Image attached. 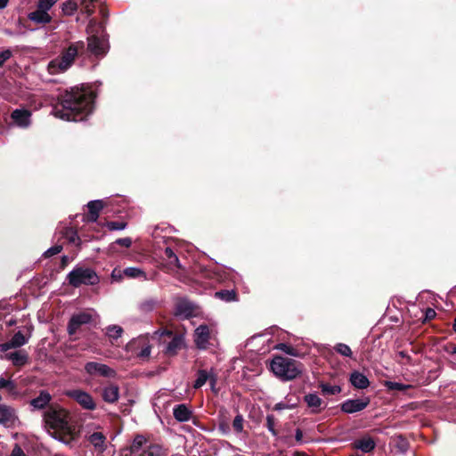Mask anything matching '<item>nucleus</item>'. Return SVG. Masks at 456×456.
I'll list each match as a JSON object with an SVG mask.
<instances>
[{
  "instance_id": "obj_29",
  "label": "nucleus",
  "mask_w": 456,
  "mask_h": 456,
  "mask_svg": "<svg viewBox=\"0 0 456 456\" xmlns=\"http://www.w3.org/2000/svg\"><path fill=\"white\" fill-rule=\"evenodd\" d=\"M123 273L129 278H142V280H147L146 273L139 267H126L124 269Z\"/></svg>"
},
{
  "instance_id": "obj_22",
  "label": "nucleus",
  "mask_w": 456,
  "mask_h": 456,
  "mask_svg": "<svg viewBox=\"0 0 456 456\" xmlns=\"http://www.w3.org/2000/svg\"><path fill=\"white\" fill-rule=\"evenodd\" d=\"M304 401L307 406L311 409L312 413H319L322 409V400L315 393H310L304 396Z\"/></svg>"
},
{
  "instance_id": "obj_33",
  "label": "nucleus",
  "mask_w": 456,
  "mask_h": 456,
  "mask_svg": "<svg viewBox=\"0 0 456 456\" xmlns=\"http://www.w3.org/2000/svg\"><path fill=\"white\" fill-rule=\"evenodd\" d=\"M216 297L225 302H233L237 300V295L233 289L217 291L216 292Z\"/></svg>"
},
{
  "instance_id": "obj_14",
  "label": "nucleus",
  "mask_w": 456,
  "mask_h": 456,
  "mask_svg": "<svg viewBox=\"0 0 456 456\" xmlns=\"http://www.w3.org/2000/svg\"><path fill=\"white\" fill-rule=\"evenodd\" d=\"M370 404V398L347 399L341 404V411L352 414L364 410Z\"/></svg>"
},
{
  "instance_id": "obj_45",
  "label": "nucleus",
  "mask_w": 456,
  "mask_h": 456,
  "mask_svg": "<svg viewBox=\"0 0 456 456\" xmlns=\"http://www.w3.org/2000/svg\"><path fill=\"white\" fill-rule=\"evenodd\" d=\"M107 228L110 231H122L126 227V224L125 222H108L106 224Z\"/></svg>"
},
{
  "instance_id": "obj_13",
  "label": "nucleus",
  "mask_w": 456,
  "mask_h": 456,
  "mask_svg": "<svg viewBox=\"0 0 456 456\" xmlns=\"http://www.w3.org/2000/svg\"><path fill=\"white\" fill-rule=\"evenodd\" d=\"M10 126L26 129L31 125V112L26 109H15L11 113Z\"/></svg>"
},
{
  "instance_id": "obj_17",
  "label": "nucleus",
  "mask_w": 456,
  "mask_h": 456,
  "mask_svg": "<svg viewBox=\"0 0 456 456\" xmlns=\"http://www.w3.org/2000/svg\"><path fill=\"white\" fill-rule=\"evenodd\" d=\"M173 415L178 422H187L192 417V410L185 403L176 404L173 408Z\"/></svg>"
},
{
  "instance_id": "obj_42",
  "label": "nucleus",
  "mask_w": 456,
  "mask_h": 456,
  "mask_svg": "<svg viewBox=\"0 0 456 456\" xmlns=\"http://www.w3.org/2000/svg\"><path fill=\"white\" fill-rule=\"evenodd\" d=\"M16 388L15 383L11 379H5L0 377V389H5L9 393H12Z\"/></svg>"
},
{
  "instance_id": "obj_34",
  "label": "nucleus",
  "mask_w": 456,
  "mask_h": 456,
  "mask_svg": "<svg viewBox=\"0 0 456 456\" xmlns=\"http://www.w3.org/2000/svg\"><path fill=\"white\" fill-rule=\"evenodd\" d=\"M165 256L168 259V264L170 265H175L179 269L182 268V265H181V263L179 261L177 255L174 252V250L171 248H169V247L166 248Z\"/></svg>"
},
{
  "instance_id": "obj_3",
  "label": "nucleus",
  "mask_w": 456,
  "mask_h": 456,
  "mask_svg": "<svg viewBox=\"0 0 456 456\" xmlns=\"http://www.w3.org/2000/svg\"><path fill=\"white\" fill-rule=\"evenodd\" d=\"M301 364L290 358L274 356L270 363L273 373L282 381H289L297 378L302 370Z\"/></svg>"
},
{
  "instance_id": "obj_41",
  "label": "nucleus",
  "mask_w": 456,
  "mask_h": 456,
  "mask_svg": "<svg viewBox=\"0 0 456 456\" xmlns=\"http://www.w3.org/2000/svg\"><path fill=\"white\" fill-rule=\"evenodd\" d=\"M385 386L389 390H397V391H405L410 387L409 385H405L403 383L395 382V381H386Z\"/></svg>"
},
{
  "instance_id": "obj_15",
  "label": "nucleus",
  "mask_w": 456,
  "mask_h": 456,
  "mask_svg": "<svg viewBox=\"0 0 456 456\" xmlns=\"http://www.w3.org/2000/svg\"><path fill=\"white\" fill-rule=\"evenodd\" d=\"M193 338L197 348L207 349L210 338L209 327L206 324L200 325L194 331Z\"/></svg>"
},
{
  "instance_id": "obj_50",
  "label": "nucleus",
  "mask_w": 456,
  "mask_h": 456,
  "mask_svg": "<svg viewBox=\"0 0 456 456\" xmlns=\"http://www.w3.org/2000/svg\"><path fill=\"white\" fill-rule=\"evenodd\" d=\"M208 381H209L211 390L216 394L217 389L216 388V385L217 382V376L213 369L210 370V377Z\"/></svg>"
},
{
  "instance_id": "obj_26",
  "label": "nucleus",
  "mask_w": 456,
  "mask_h": 456,
  "mask_svg": "<svg viewBox=\"0 0 456 456\" xmlns=\"http://www.w3.org/2000/svg\"><path fill=\"white\" fill-rule=\"evenodd\" d=\"M104 203L102 200H91L87 203L89 216L88 220L96 222L99 218V213L103 208Z\"/></svg>"
},
{
  "instance_id": "obj_1",
  "label": "nucleus",
  "mask_w": 456,
  "mask_h": 456,
  "mask_svg": "<svg viewBox=\"0 0 456 456\" xmlns=\"http://www.w3.org/2000/svg\"><path fill=\"white\" fill-rule=\"evenodd\" d=\"M95 95L84 87H72L61 95L60 104L53 109V114L66 121H83L94 110Z\"/></svg>"
},
{
  "instance_id": "obj_18",
  "label": "nucleus",
  "mask_w": 456,
  "mask_h": 456,
  "mask_svg": "<svg viewBox=\"0 0 456 456\" xmlns=\"http://www.w3.org/2000/svg\"><path fill=\"white\" fill-rule=\"evenodd\" d=\"M52 400V395L47 390H41L39 395L30 401V406L33 410L45 409Z\"/></svg>"
},
{
  "instance_id": "obj_46",
  "label": "nucleus",
  "mask_w": 456,
  "mask_h": 456,
  "mask_svg": "<svg viewBox=\"0 0 456 456\" xmlns=\"http://www.w3.org/2000/svg\"><path fill=\"white\" fill-rule=\"evenodd\" d=\"M232 427L238 433H240L243 430V417L241 415L239 414L235 416L232 422Z\"/></svg>"
},
{
  "instance_id": "obj_44",
  "label": "nucleus",
  "mask_w": 456,
  "mask_h": 456,
  "mask_svg": "<svg viewBox=\"0 0 456 456\" xmlns=\"http://www.w3.org/2000/svg\"><path fill=\"white\" fill-rule=\"evenodd\" d=\"M275 418L273 415H267L266 416V428L268 431L276 437L278 436V432L275 429Z\"/></svg>"
},
{
  "instance_id": "obj_12",
  "label": "nucleus",
  "mask_w": 456,
  "mask_h": 456,
  "mask_svg": "<svg viewBox=\"0 0 456 456\" xmlns=\"http://www.w3.org/2000/svg\"><path fill=\"white\" fill-rule=\"evenodd\" d=\"M197 305L187 298H180L177 300L174 314L181 319H189L195 315Z\"/></svg>"
},
{
  "instance_id": "obj_40",
  "label": "nucleus",
  "mask_w": 456,
  "mask_h": 456,
  "mask_svg": "<svg viewBox=\"0 0 456 456\" xmlns=\"http://www.w3.org/2000/svg\"><path fill=\"white\" fill-rule=\"evenodd\" d=\"M58 0H38L37 8L44 12H48Z\"/></svg>"
},
{
  "instance_id": "obj_16",
  "label": "nucleus",
  "mask_w": 456,
  "mask_h": 456,
  "mask_svg": "<svg viewBox=\"0 0 456 456\" xmlns=\"http://www.w3.org/2000/svg\"><path fill=\"white\" fill-rule=\"evenodd\" d=\"M3 359L12 362L14 366H24L28 361V354L25 350L4 352Z\"/></svg>"
},
{
  "instance_id": "obj_59",
  "label": "nucleus",
  "mask_w": 456,
  "mask_h": 456,
  "mask_svg": "<svg viewBox=\"0 0 456 456\" xmlns=\"http://www.w3.org/2000/svg\"><path fill=\"white\" fill-rule=\"evenodd\" d=\"M6 323H7L8 326H12V325H14L16 323V321L13 318H11L10 320H8L6 322Z\"/></svg>"
},
{
  "instance_id": "obj_63",
  "label": "nucleus",
  "mask_w": 456,
  "mask_h": 456,
  "mask_svg": "<svg viewBox=\"0 0 456 456\" xmlns=\"http://www.w3.org/2000/svg\"><path fill=\"white\" fill-rule=\"evenodd\" d=\"M453 330L456 332V317L452 325Z\"/></svg>"
},
{
  "instance_id": "obj_61",
  "label": "nucleus",
  "mask_w": 456,
  "mask_h": 456,
  "mask_svg": "<svg viewBox=\"0 0 456 456\" xmlns=\"http://www.w3.org/2000/svg\"><path fill=\"white\" fill-rule=\"evenodd\" d=\"M61 261H62V263H63V264H65L66 262H68V261H69V257H68L67 256H63L61 257Z\"/></svg>"
},
{
  "instance_id": "obj_5",
  "label": "nucleus",
  "mask_w": 456,
  "mask_h": 456,
  "mask_svg": "<svg viewBox=\"0 0 456 456\" xmlns=\"http://www.w3.org/2000/svg\"><path fill=\"white\" fill-rule=\"evenodd\" d=\"M67 281L72 287L78 288L81 285H95L100 279L92 268L77 265L68 273Z\"/></svg>"
},
{
  "instance_id": "obj_19",
  "label": "nucleus",
  "mask_w": 456,
  "mask_h": 456,
  "mask_svg": "<svg viewBox=\"0 0 456 456\" xmlns=\"http://www.w3.org/2000/svg\"><path fill=\"white\" fill-rule=\"evenodd\" d=\"M15 419L14 410L5 404H0V425L9 427L14 423Z\"/></svg>"
},
{
  "instance_id": "obj_38",
  "label": "nucleus",
  "mask_w": 456,
  "mask_h": 456,
  "mask_svg": "<svg viewBox=\"0 0 456 456\" xmlns=\"http://www.w3.org/2000/svg\"><path fill=\"white\" fill-rule=\"evenodd\" d=\"M334 350L342 356L352 357V350L349 346L344 343H338L334 346Z\"/></svg>"
},
{
  "instance_id": "obj_35",
  "label": "nucleus",
  "mask_w": 456,
  "mask_h": 456,
  "mask_svg": "<svg viewBox=\"0 0 456 456\" xmlns=\"http://www.w3.org/2000/svg\"><path fill=\"white\" fill-rule=\"evenodd\" d=\"M162 448L158 444H151L145 447L140 456H161Z\"/></svg>"
},
{
  "instance_id": "obj_60",
  "label": "nucleus",
  "mask_w": 456,
  "mask_h": 456,
  "mask_svg": "<svg viewBox=\"0 0 456 456\" xmlns=\"http://www.w3.org/2000/svg\"><path fill=\"white\" fill-rule=\"evenodd\" d=\"M54 438H55L56 440H58V441H60V442H61V443L65 444H68V442H67L66 440L62 439L61 437L54 436Z\"/></svg>"
},
{
  "instance_id": "obj_28",
  "label": "nucleus",
  "mask_w": 456,
  "mask_h": 456,
  "mask_svg": "<svg viewBox=\"0 0 456 456\" xmlns=\"http://www.w3.org/2000/svg\"><path fill=\"white\" fill-rule=\"evenodd\" d=\"M375 442L372 438L362 437L355 442V447L363 452H370L375 448Z\"/></svg>"
},
{
  "instance_id": "obj_56",
  "label": "nucleus",
  "mask_w": 456,
  "mask_h": 456,
  "mask_svg": "<svg viewBox=\"0 0 456 456\" xmlns=\"http://www.w3.org/2000/svg\"><path fill=\"white\" fill-rule=\"evenodd\" d=\"M398 355H399L400 357H402V358L405 359V360H406V362H407L408 363H410V362H411V356H410V355H409L405 351H400V352H398Z\"/></svg>"
},
{
  "instance_id": "obj_2",
  "label": "nucleus",
  "mask_w": 456,
  "mask_h": 456,
  "mask_svg": "<svg viewBox=\"0 0 456 456\" xmlns=\"http://www.w3.org/2000/svg\"><path fill=\"white\" fill-rule=\"evenodd\" d=\"M85 53V42L77 41L69 45L60 58L52 60L47 65V70L52 75L63 73L73 64L78 54Z\"/></svg>"
},
{
  "instance_id": "obj_62",
  "label": "nucleus",
  "mask_w": 456,
  "mask_h": 456,
  "mask_svg": "<svg viewBox=\"0 0 456 456\" xmlns=\"http://www.w3.org/2000/svg\"><path fill=\"white\" fill-rule=\"evenodd\" d=\"M295 456H306L304 452H297Z\"/></svg>"
},
{
  "instance_id": "obj_49",
  "label": "nucleus",
  "mask_w": 456,
  "mask_h": 456,
  "mask_svg": "<svg viewBox=\"0 0 456 456\" xmlns=\"http://www.w3.org/2000/svg\"><path fill=\"white\" fill-rule=\"evenodd\" d=\"M12 53L10 49H5L0 51V67H3L4 64L12 57Z\"/></svg>"
},
{
  "instance_id": "obj_52",
  "label": "nucleus",
  "mask_w": 456,
  "mask_h": 456,
  "mask_svg": "<svg viewBox=\"0 0 456 456\" xmlns=\"http://www.w3.org/2000/svg\"><path fill=\"white\" fill-rule=\"evenodd\" d=\"M11 456H27L19 445H15L12 449Z\"/></svg>"
},
{
  "instance_id": "obj_54",
  "label": "nucleus",
  "mask_w": 456,
  "mask_h": 456,
  "mask_svg": "<svg viewBox=\"0 0 456 456\" xmlns=\"http://www.w3.org/2000/svg\"><path fill=\"white\" fill-rule=\"evenodd\" d=\"M436 311L432 308H427L425 316L427 320H432L436 316Z\"/></svg>"
},
{
  "instance_id": "obj_57",
  "label": "nucleus",
  "mask_w": 456,
  "mask_h": 456,
  "mask_svg": "<svg viewBox=\"0 0 456 456\" xmlns=\"http://www.w3.org/2000/svg\"><path fill=\"white\" fill-rule=\"evenodd\" d=\"M96 23H97V22H96V20H95L94 19H91V20H89V24H88V28H87V32H88L89 34L92 32V30H93V27H94V25H96Z\"/></svg>"
},
{
  "instance_id": "obj_64",
  "label": "nucleus",
  "mask_w": 456,
  "mask_h": 456,
  "mask_svg": "<svg viewBox=\"0 0 456 456\" xmlns=\"http://www.w3.org/2000/svg\"><path fill=\"white\" fill-rule=\"evenodd\" d=\"M165 333L167 334V335H172L171 331H166Z\"/></svg>"
},
{
  "instance_id": "obj_55",
  "label": "nucleus",
  "mask_w": 456,
  "mask_h": 456,
  "mask_svg": "<svg viewBox=\"0 0 456 456\" xmlns=\"http://www.w3.org/2000/svg\"><path fill=\"white\" fill-rule=\"evenodd\" d=\"M295 438L297 443L302 444L303 443V432L300 428H297L295 432Z\"/></svg>"
},
{
  "instance_id": "obj_10",
  "label": "nucleus",
  "mask_w": 456,
  "mask_h": 456,
  "mask_svg": "<svg viewBox=\"0 0 456 456\" xmlns=\"http://www.w3.org/2000/svg\"><path fill=\"white\" fill-rule=\"evenodd\" d=\"M93 321V315L88 311H83L79 313H76L72 314L70 317L67 331L69 335H74L77 331V330L85 324H88Z\"/></svg>"
},
{
  "instance_id": "obj_51",
  "label": "nucleus",
  "mask_w": 456,
  "mask_h": 456,
  "mask_svg": "<svg viewBox=\"0 0 456 456\" xmlns=\"http://www.w3.org/2000/svg\"><path fill=\"white\" fill-rule=\"evenodd\" d=\"M114 244L122 246L124 248H130L132 245V240L129 237L120 238L115 240Z\"/></svg>"
},
{
  "instance_id": "obj_47",
  "label": "nucleus",
  "mask_w": 456,
  "mask_h": 456,
  "mask_svg": "<svg viewBox=\"0 0 456 456\" xmlns=\"http://www.w3.org/2000/svg\"><path fill=\"white\" fill-rule=\"evenodd\" d=\"M62 250V246L61 245H54L51 248H49L47 250H45L43 254L45 257H50L54 255L59 254Z\"/></svg>"
},
{
  "instance_id": "obj_21",
  "label": "nucleus",
  "mask_w": 456,
  "mask_h": 456,
  "mask_svg": "<svg viewBox=\"0 0 456 456\" xmlns=\"http://www.w3.org/2000/svg\"><path fill=\"white\" fill-rule=\"evenodd\" d=\"M87 440L98 452H103L107 449L106 436L102 432H94Z\"/></svg>"
},
{
  "instance_id": "obj_20",
  "label": "nucleus",
  "mask_w": 456,
  "mask_h": 456,
  "mask_svg": "<svg viewBox=\"0 0 456 456\" xmlns=\"http://www.w3.org/2000/svg\"><path fill=\"white\" fill-rule=\"evenodd\" d=\"M151 444V443H149L143 436H136L130 446L129 456H140L142 452L145 450V447Z\"/></svg>"
},
{
  "instance_id": "obj_27",
  "label": "nucleus",
  "mask_w": 456,
  "mask_h": 456,
  "mask_svg": "<svg viewBox=\"0 0 456 456\" xmlns=\"http://www.w3.org/2000/svg\"><path fill=\"white\" fill-rule=\"evenodd\" d=\"M184 345V338L183 335H175L172 338L171 341L166 346V353L168 354H175Z\"/></svg>"
},
{
  "instance_id": "obj_30",
  "label": "nucleus",
  "mask_w": 456,
  "mask_h": 456,
  "mask_svg": "<svg viewBox=\"0 0 456 456\" xmlns=\"http://www.w3.org/2000/svg\"><path fill=\"white\" fill-rule=\"evenodd\" d=\"M123 328L119 325L112 324L109 325L105 329L106 335L113 340H117L123 335Z\"/></svg>"
},
{
  "instance_id": "obj_7",
  "label": "nucleus",
  "mask_w": 456,
  "mask_h": 456,
  "mask_svg": "<svg viewBox=\"0 0 456 456\" xmlns=\"http://www.w3.org/2000/svg\"><path fill=\"white\" fill-rule=\"evenodd\" d=\"M108 48V42L104 35H91L87 37V47H85V52L95 56H103Z\"/></svg>"
},
{
  "instance_id": "obj_23",
  "label": "nucleus",
  "mask_w": 456,
  "mask_h": 456,
  "mask_svg": "<svg viewBox=\"0 0 456 456\" xmlns=\"http://www.w3.org/2000/svg\"><path fill=\"white\" fill-rule=\"evenodd\" d=\"M119 398V387L110 384L102 389V399L109 403H116Z\"/></svg>"
},
{
  "instance_id": "obj_43",
  "label": "nucleus",
  "mask_w": 456,
  "mask_h": 456,
  "mask_svg": "<svg viewBox=\"0 0 456 456\" xmlns=\"http://www.w3.org/2000/svg\"><path fill=\"white\" fill-rule=\"evenodd\" d=\"M276 348L279 350H281L285 354L291 355V356H298L299 355L297 349H295L294 347H292L287 344H284V343H281V344L277 345Z\"/></svg>"
},
{
  "instance_id": "obj_36",
  "label": "nucleus",
  "mask_w": 456,
  "mask_h": 456,
  "mask_svg": "<svg viewBox=\"0 0 456 456\" xmlns=\"http://www.w3.org/2000/svg\"><path fill=\"white\" fill-rule=\"evenodd\" d=\"M61 10L65 15L71 16L77 10V4L73 0H67L62 4Z\"/></svg>"
},
{
  "instance_id": "obj_11",
  "label": "nucleus",
  "mask_w": 456,
  "mask_h": 456,
  "mask_svg": "<svg viewBox=\"0 0 456 456\" xmlns=\"http://www.w3.org/2000/svg\"><path fill=\"white\" fill-rule=\"evenodd\" d=\"M66 395L74 399L84 409L93 411L96 408V404L92 395L81 389H73L66 392Z\"/></svg>"
},
{
  "instance_id": "obj_8",
  "label": "nucleus",
  "mask_w": 456,
  "mask_h": 456,
  "mask_svg": "<svg viewBox=\"0 0 456 456\" xmlns=\"http://www.w3.org/2000/svg\"><path fill=\"white\" fill-rule=\"evenodd\" d=\"M26 329V334H23L21 331H18L12 337L9 341L0 344V352H6L10 349H17L26 345L31 337L33 327L28 326Z\"/></svg>"
},
{
  "instance_id": "obj_31",
  "label": "nucleus",
  "mask_w": 456,
  "mask_h": 456,
  "mask_svg": "<svg viewBox=\"0 0 456 456\" xmlns=\"http://www.w3.org/2000/svg\"><path fill=\"white\" fill-rule=\"evenodd\" d=\"M158 305V301L154 298H148L142 301L138 305V309L142 314H148L152 312Z\"/></svg>"
},
{
  "instance_id": "obj_6",
  "label": "nucleus",
  "mask_w": 456,
  "mask_h": 456,
  "mask_svg": "<svg viewBox=\"0 0 456 456\" xmlns=\"http://www.w3.org/2000/svg\"><path fill=\"white\" fill-rule=\"evenodd\" d=\"M126 350L135 354L141 359H145L151 355V345L147 336H139L126 344Z\"/></svg>"
},
{
  "instance_id": "obj_37",
  "label": "nucleus",
  "mask_w": 456,
  "mask_h": 456,
  "mask_svg": "<svg viewBox=\"0 0 456 456\" xmlns=\"http://www.w3.org/2000/svg\"><path fill=\"white\" fill-rule=\"evenodd\" d=\"M320 387L324 395H337L341 392V387L337 385L331 386L327 383H321Z\"/></svg>"
},
{
  "instance_id": "obj_24",
  "label": "nucleus",
  "mask_w": 456,
  "mask_h": 456,
  "mask_svg": "<svg viewBox=\"0 0 456 456\" xmlns=\"http://www.w3.org/2000/svg\"><path fill=\"white\" fill-rule=\"evenodd\" d=\"M28 19L37 25H45L52 21V16L48 12H44L37 8L28 14Z\"/></svg>"
},
{
  "instance_id": "obj_39",
  "label": "nucleus",
  "mask_w": 456,
  "mask_h": 456,
  "mask_svg": "<svg viewBox=\"0 0 456 456\" xmlns=\"http://www.w3.org/2000/svg\"><path fill=\"white\" fill-rule=\"evenodd\" d=\"M297 403H292L290 400L288 399V397L285 398V401H281L277 403L273 409L275 411H281L283 410H291L297 407Z\"/></svg>"
},
{
  "instance_id": "obj_58",
  "label": "nucleus",
  "mask_w": 456,
  "mask_h": 456,
  "mask_svg": "<svg viewBox=\"0 0 456 456\" xmlns=\"http://www.w3.org/2000/svg\"><path fill=\"white\" fill-rule=\"evenodd\" d=\"M9 0H0V9H4L7 6Z\"/></svg>"
},
{
  "instance_id": "obj_4",
  "label": "nucleus",
  "mask_w": 456,
  "mask_h": 456,
  "mask_svg": "<svg viewBox=\"0 0 456 456\" xmlns=\"http://www.w3.org/2000/svg\"><path fill=\"white\" fill-rule=\"evenodd\" d=\"M45 426L52 429L61 430L67 434L72 433V428L69 425V416L66 410L60 406L51 405L43 415Z\"/></svg>"
},
{
  "instance_id": "obj_25",
  "label": "nucleus",
  "mask_w": 456,
  "mask_h": 456,
  "mask_svg": "<svg viewBox=\"0 0 456 456\" xmlns=\"http://www.w3.org/2000/svg\"><path fill=\"white\" fill-rule=\"evenodd\" d=\"M350 382L353 387L358 389H364L370 386L368 378L363 373L357 370L351 373Z\"/></svg>"
},
{
  "instance_id": "obj_32",
  "label": "nucleus",
  "mask_w": 456,
  "mask_h": 456,
  "mask_svg": "<svg viewBox=\"0 0 456 456\" xmlns=\"http://www.w3.org/2000/svg\"><path fill=\"white\" fill-rule=\"evenodd\" d=\"M210 377V370H199L197 372V379L193 384V387L195 389L200 388L202 386L206 384Z\"/></svg>"
},
{
  "instance_id": "obj_53",
  "label": "nucleus",
  "mask_w": 456,
  "mask_h": 456,
  "mask_svg": "<svg viewBox=\"0 0 456 456\" xmlns=\"http://www.w3.org/2000/svg\"><path fill=\"white\" fill-rule=\"evenodd\" d=\"M69 241L71 243H78L80 241V239L76 232H72L68 238Z\"/></svg>"
},
{
  "instance_id": "obj_9",
  "label": "nucleus",
  "mask_w": 456,
  "mask_h": 456,
  "mask_svg": "<svg viewBox=\"0 0 456 456\" xmlns=\"http://www.w3.org/2000/svg\"><path fill=\"white\" fill-rule=\"evenodd\" d=\"M86 372L90 376H100L104 378H114L116 376V370L107 364L88 362L85 365Z\"/></svg>"
},
{
  "instance_id": "obj_48",
  "label": "nucleus",
  "mask_w": 456,
  "mask_h": 456,
  "mask_svg": "<svg viewBox=\"0 0 456 456\" xmlns=\"http://www.w3.org/2000/svg\"><path fill=\"white\" fill-rule=\"evenodd\" d=\"M12 310H13V307L9 304L8 301H6V300L0 301V317Z\"/></svg>"
}]
</instances>
